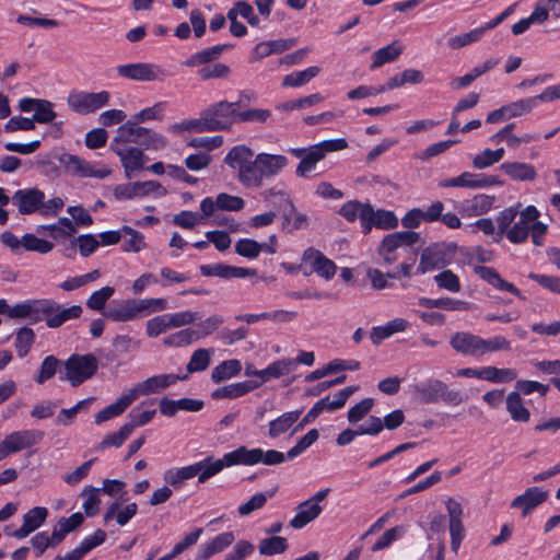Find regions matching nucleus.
<instances>
[{"mask_svg": "<svg viewBox=\"0 0 560 560\" xmlns=\"http://www.w3.org/2000/svg\"><path fill=\"white\" fill-rule=\"evenodd\" d=\"M112 150L119 156L127 178L143 168L145 156L141 150L127 145H112Z\"/></svg>", "mask_w": 560, "mask_h": 560, "instance_id": "nucleus-18", "label": "nucleus"}, {"mask_svg": "<svg viewBox=\"0 0 560 560\" xmlns=\"http://www.w3.org/2000/svg\"><path fill=\"white\" fill-rule=\"evenodd\" d=\"M138 318L147 317L154 313H161L170 308L164 298L133 299Z\"/></svg>", "mask_w": 560, "mask_h": 560, "instance_id": "nucleus-38", "label": "nucleus"}, {"mask_svg": "<svg viewBox=\"0 0 560 560\" xmlns=\"http://www.w3.org/2000/svg\"><path fill=\"white\" fill-rule=\"evenodd\" d=\"M289 210L284 212V222L292 230H303L308 226V217L305 213L299 212L290 198H287Z\"/></svg>", "mask_w": 560, "mask_h": 560, "instance_id": "nucleus-55", "label": "nucleus"}, {"mask_svg": "<svg viewBox=\"0 0 560 560\" xmlns=\"http://www.w3.org/2000/svg\"><path fill=\"white\" fill-rule=\"evenodd\" d=\"M43 438L44 432L39 430L31 429L11 432L0 442V460L38 444Z\"/></svg>", "mask_w": 560, "mask_h": 560, "instance_id": "nucleus-8", "label": "nucleus"}, {"mask_svg": "<svg viewBox=\"0 0 560 560\" xmlns=\"http://www.w3.org/2000/svg\"><path fill=\"white\" fill-rule=\"evenodd\" d=\"M358 389L355 386L346 387L334 395L332 398L325 397L317 401L322 411H335L345 406L348 398Z\"/></svg>", "mask_w": 560, "mask_h": 560, "instance_id": "nucleus-50", "label": "nucleus"}, {"mask_svg": "<svg viewBox=\"0 0 560 560\" xmlns=\"http://www.w3.org/2000/svg\"><path fill=\"white\" fill-rule=\"evenodd\" d=\"M211 353L212 350L210 349L195 350L187 363V371L189 373L205 371L209 366Z\"/></svg>", "mask_w": 560, "mask_h": 560, "instance_id": "nucleus-61", "label": "nucleus"}, {"mask_svg": "<svg viewBox=\"0 0 560 560\" xmlns=\"http://www.w3.org/2000/svg\"><path fill=\"white\" fill-rule=\"evenodd\" d=\"M475 272L485 281H487L493 288L500 291H506L514 294L517 298H522L521 291L511 282H508L491 267L477 266Z\"/></svg>", "mask_w": 560, "mask_h": 560, "instance_id": "nucleus-30", "label": "nucleus"}, {"mask_svg": "<svg viewBox=\"0 0 560 560\" xmlns=\"http://www.w3.org/2000/svg\"><path fill=\"white\" fill-rule=\"evenodd\" d=\"M534 366L542 374L553 375L550 382L560 392V360L536 361Z\"/></svg>", "mask_w": 560, "mask_h": 560, "instance_id": "nucleus-63", "label": "nucleus"}, {"mask_svg": "<svg viewBox=\"0 0 560 560\" xmlns=\"http://www.w3.org/2000/svg\"><path fill=\"white\" fill-rule=\"evenodd\" d=\"M116 71L118 75L135 81H154L163 75L160 67L148 62L120 65Z\"/></svg>", "mask_w": 560, "mask_h": 560, "instance_id": "nucleus-15", "label": "nucleus"}, {"mask_svg": "<svg viewBox=\"0 0 560 560\" xmlns=\"http://www.w3.org/2000/svg\"><path fill=\"white\" fill-rule=\"evenodd\" d=\"M339 214L348 222H354L360 219L363 233H369V220L371 215V205L358 200H350L345 202L340 209Z\"/></svg>", "mask_w": 560, "mask_h": 560, "instance_id": "nucleus-22", "label": "nucleus"}, {"mask_svg": "<svg viewBox=\"0 0 560 560\" xmlns=\"http://www.w3.org/2000/svg\"><path fill=\"white\" fill-rule=\"evenodd\" d=\"M242 370V364L236 359H231L221 362L217 365L211 372V380L213 383H221L223 381L230 380L240 374Z\"/></svg>", "mask_w": 560, "mask_h": 560, "instance_id": "nucleus-46", "label": "nucleus"}, {"mask_svg": "<svg viewBox=\"0 0 560 560\" xmlns=\"http://www.w3.org/2000/svg\"><path fill=\"white\" fill-rule=\"evenodd\" d=\"M235 536L232 532H225L213 537L209 542L200 546L197 551V560H207L233 544Z\"/></svg>", "mask_w": 560, "mask_h": 560, "instance_id": "nucleus-29", "label": "nucleus"}, {"mask_svg": "<svg viewBox=\"0 0 560 560\" xmlns=\"http://www.w3.org/2000/svg\"><path fill=\"white\" fill-rule=\"evenodd\" d=\"M493 205V198L480 194L470 199H466L456 206L458 213L463 218H474L489 212Z\"/></svg>", "mask_w": 560, "mask_h": 560, "instance_id": "nucleus-23", "label": "nucleus"}, {"mask_svg": "<svg viewBox=\"0 0 560 560\" xmlns=\"http://www.w3.org/2000/svg\"><path fill=\"white\" fill-rule=\"evenodd\" d=\"M97 368L98 361L94 354H72L65 362L63 378L72 386H79L91 378Z\"/></svg>", "mask_w": 560, "mask_h": 560, "instance_id": "nucleus-5", "label": "nucleus"}, {"mask_svg": "<svg viewBox=\"0 0 560 560\" xmlns=\"http://www.w3.org/2000/svg\"><path fill=\"white\" fill-rule=\"evenodd\" d=\"M44 199L45 194L42 190L37 188H23L14 192L11 201L16 206L21 214H31L37 211L39 212Z\"/></svg>", "mask_w": 560, "mask_h": 560, "instance_id": "nucleus-17", "label": "nucleus"}, {"mask_svg": "<svg viewBox=\"0 0 560 560\" xmlns=\"http://www.w3.org/2000/svg\"><path fill=\"white\" fill-rule=\"evenodd\" d=\"M228 467L243 465L254 466L264 464L266 466L280 465L285 462V454L276 450L264 451L260 447L248 448L244 445L225 453Z\"/></svg>", "mask_w": 560, "mask_h": 560, "instance_id": "nucleus-3", "label": "nucleus"}, {"mask_svg": "<svg viewBox=\"0 0 560 560\" xmlns=\"http://www.w3.org/2000/svg\"><path fill=\"white\" fill-rule=\"evenodd\" d=\"M302 410L288 411L269 422L268 436L276 439L285 433L300 418Z\"/></svg>", "mask_w": 560, "mask_h": 560, "instance_id": "nucleus-39", "label": "nucleus"}, {"mask_svg": "<svg viewBox=\"0 0 560 560\" xmlns=\"http://www.w3.org/2000/svg\"><path fill=\"white\" fill-rule=\"evenodd\" d=\"M135 401L129 390L122 394L115 402L106 406L95 415V423L101 424L121 413Z\"/></svg>", "mask_w": 560, "mask_h": 560, "instance_id": "nucleus-33", "label": "nucleus"}, {"mask_svg": "<svg viewBox=\"0 0 560 560\" xmlns=\"http://www.w3.org/2000/svg\"><path fill=\"white\" fill-rule=\"evenodd\" d=\"M369 233L371 232L372 228H377L382 230H392L397 228L398 225V219L392 211L387 210H377L374 211V209L371 207V215L369 220Z\"/></svg>", "mask_w": 560, "mask_h": 560, "instance_id": "nucleus-48", "label": "nucleus"}, {"mask_svg": "<svg viewBox=\"0 0 560 560\" xmlns=\"http://www.w3.org/2000/svg\"><path fill=\"white\" fill-rule=\"evenodd\" d=\"M61 163L72 175L103 179L112 174V170L104 163H91L78 155L67 154Z\"/></svg>", "mask_w": 560, "mask_h": 560, "instance_id": "nucleus-11", "label": "nucleus"}, {"mask_svg": "<svg viewBox=\"0 0 560 560\" xmlns=\"http://www.w3.org/2000/svg\"><path fill=\"white\" fill-rule=\"evenodd\" d=\"M446 265L445 253L443 248L436 244L424 248L420 256L417 272L424 275L427 272L440 269Z\"/></svg>", "mask_w": 560, "mask_h": 560, "instance_id": "nucleus-25", "label": "nucleus"}, {"mask_svg": "<svg viewBox=\"0 0 560 560\" xmlns=\"http://www.w3.org/2000/svg\"><path fill=\"white\" fill-rule=\"evenodd\" d=\"M126 501L127 498L121 495L120 501L112 503L104 514V521L107 523L116 520L119 526H125L138 512V505L135 502L121 508V503Z\"/></svg>", "mask_w": 560, "mask_h": 560, "instance_id": "nucleus-27", "label": "nucleus"}, {"mask_svg": "<svg viewBox=\"0 0 560 560\" xmlns=\"http://www.w3.org/2000/svg\"><path fill=\"white\" fill-rule=\"evenodd\" d=\"M323 151L318 143L306 148V154L296 166V176L305 177L310 172L315 168L317 162L324 159Z\"/></svg>", "mask_w": 560, "mask_h": 560, "instance_id": "nucleus-43", "label": "nucleus"}, {"mask_svg": "<svg viewBox=\"0 0 560 560\" xmlns=\"http://www.w3.org/2000/svg\"><path fill=\"white\" fill-rule=\"evenodd\" d=\"M451 347L458 353L469 357L481 355L480 336L468 331H458L450 339Z\"/></svg>", "mask_w": 560, "mask_h": 560, "instance_id": "nucleus-21", "label": "nucleus"}, {"mask_svg": "<svg viewBox=\"0 0 560 560\" xmlns=\"http://www.w3.org/2000/svg\"><path fill=\"white\" fill-rule=\"evenodd\" d=\"M506 410L511 419L515 422H528L530 411L525 406L523 398L518 392H511L505 398Z\"/></svg>", "mask_w": 560, "mask_h": 560, "instance_id": "nucleus-35", "label": "nucleus"}, {"mask_svg": "<svg viewBox=\"0 0 560 560\" xmlns=\"http://www.w3.org/2000/svg\"><path fill=\"white\" fill-rule=\"evenodd\" d=\"M110 95L107 91L85 92L73 90L67 97L70 109L77 114L86 115L108 104Z\"/></svg>", "mask_w": 560, "mask_h": 560, "instance_id": "nucleus-9", "label": "nucleus"}, {"mask_svg": "<svg viewBox=\"0 0 560 560\" xmlns=\"http://www.w3.org/2000/svg\"><path fill=\"white\" fill-rule=\"evenodd\" d=\"M540 102V94L536 96L525 97L505 105L508 118H515L529 114Z\"/></svg>", "mask_w": 560, "mask_h": 560, "instance_id": "nucleus-51", "label": "nucleus"}, {"mask_svg": "<svg viewBox=\"0 0 560 560\" xmlns=\"http://www.w3.org/2000/svg\"><path fill=\"white\" fill-rule=\"evenodd\" d=\"M548 499V491L540 487H530L511 501V508L520 510L523 517L529 515Z\"/></svg>", "mask_w": 560, "mask_h": 560, "instance_id": "nucleus-16", "label": "nucleus"}, {"mask_svg": "<svg viewBox=\"0 0 560 560\" xmlns=\"http://www.w3.org/2000/svg\"><path fill=\"white\" fill-rule=\"evenodd\" d=\"M320 68L317 66L308 67L302 71H295L287 74L282 80L284 88H300L307 84L312 79L318 75Z\"/></svg>", "mask_w": 560, "mask_h": 560, "instance_id": "nucleus-47", "label": "nucleus"}, {"mask_svg": "<svg viewBox=\"0 0 560 560\" xmlns=\"http://www.w3.org/2000/svg\"><path fill=\"white\" fill-rule=\"evenodd\" d=\"M225 467H228V464H225L224 456L220 459L207 457L202 460L191 464V468L194 469V477L198 476V481L201 483L218 475Z\"/></svg>", "mask_w": 560, "mask_h": 560, "instance_id": "nucleus-31", "label": "nucleus"}, {"mask_svg": "<svg viewBox=\"0 0 560 560\" xmlns=\"http://www.w3.org/2000/svg\"><path fill=\"white\" fill-rule=\"evenodd\" d=\"M494 180H488L482 178L480 175L472 174L469 172H464L457 177L445 178L439 182V187L441 188H451V187H463V188H483L491 184Z\"/></svg>", "mask_w": 560, "mask_h": 560, "instance_id": "nucleus-28", "label": "nucleus"}, {"mask_svg": "<svg viewBox=\"0 0 560 560\" xmlns=\"http://www.w3.org/2000/svg\"><path fill=\"white\" fill-rule=\"evenodd\" d=\"M517 371L511 368L482 366V380L494 383H510L517 378Z\"/></svg>", "mask_w": 560, "mask_h": 560, "instance_id": "nucleus-45", "label": "nucleus"}, {"mask_svg": "<svg viewBox=\"0 0 560 560\" xmlns=\"http://www.w3.org/2000/svg\"><path fill=\"white\" fill-rule=\"evenodd\" d=\"M419 241V234L412 231L394 232L386 235L377 247V254L384 265H392L398 259V249L410 247Z\"/></svg>", "mask_w": 560, "mask_h": 560, "instance_id": "nucleus-7", "label": "nucleus"}, {"mask_svg": "<svg viewBox=\"0 0 560 560\" xmlns=\"http://www.w3.org/2000/svg\"><path fill=\"white\" fill-rule=\"evenodd\" d=\"M245 207V200L240 196L220 192L214 199L206 197L200 202V210L205 215L213 217L217 211L237 212Z\"/></svg>", "mask_w": 560, "mask_h": 560, "instance_id": "nucleus-14", "label": "nucleus"}, {"mask_svg": "<svg viewBox=\"0 0 560 560\" xmlns=\"http://www.w3.org/2000/svg\"><path fill=\"white\" fill-rule=\"evenodd\" d=\"M191 465L183 467H173L164 471L163 479L168 487L179 489L187 480L194 478Z\"/></svg>", "mask_w": 560, "mask_h": 560, "instance_id": "nucleus-44", "label": "nucleus"}, {"mask_svg": "<svg viewBox=\"0 0 560 560\" xmlns=\"http://www.w3.org/2000/svg\"><path fill=\"white\" fill-rule=\"evenodd\" d=\"M115 289L113 287H103L94 291L86 300V306L96 312H102L104 315L106 302L114 295Z\"/></svg>", "mask_w": 560, "mask_h": 560, "instance_id": "nucleus-54", "label": "nucleus"}, {"mask_svg": "<svg viewBox=\"0 0 560 560\" xmlns=\"http://www.w3.org/2000/svg\"><path fill=\"white\" fill-rule=\"evenodd\" d=\"M322 512V505H315L308 500H305L296 506V513L294 517L290 521V526L294 529H301L308 523L317 518Z\"/></svg>", "mask_w": 560, "mask_h": 560, "instance_id": "nucleus-32", "label": "nucleus"}, {"mask_svg": "<svg viewBox=\"0 0 560 560\" xmlns=\"http://www.w3.org/2000/svg\"><path fill=\"white\" fill-rule=\"evenodd\" d=\"M228 47V45H215L212 47L205 48L192 54L189 58L186 59L184 65L187 67H199L209 63L218 59L224 51V49Z\"/></svg>", "mask_w": 560, "mask_h": 560, "instance_id": "nucleus-42", "label": "nucleus"}, {"mask_svg": "<svg viewBox=\"0 0 560 560\" xmlns=\"http://www.w3.org/2000/svg\"><path fill=\"white\" fill-rule=\"evenodd\" d=\"M401 52L402 47L397 42H393L392 44L377 49L373 52L371 69L380 68L386 62L396 60Z\"/></svg>", "mask_w": 560, "mask_h": 560, "instance_id": "nucleus-49", "label": "nucleus"}, {"mask_svg": "<svg viewBox=\"0 0 560 560\" xmlns=\"http://www.w3.org/2000/svg\"><path fill=\"white\" fill-rule=\"evenodd\" d=\"M104 316L113 322L120 323L138 319L133 299L120 301L116 306L107 308Z\"/></svg>", "mask_w": 560, "mask_h": 560, "instance_id": "nucleus-36", "label": "nucleus"}, {"mask_svg": "<svg viewBox=\"0 0 560 560\" xmlns=\"http://www.w3.org/2000/svg\"><path fill=\"white\" fill-rule=\"evenodd\" d=\"M128 235L129 238L122 244V250L127 253H139L144 249L147 244L142 233L133 230L130 226H122V237Z\"/></svg>", "mask_w": 560, "mask_h": 560, "instance_id": "nucleus-57", "label": "nucleus"}, {"mask_svg": "<svg viewBox=\"0 0 560 560\" xmlns=\"http://www.w3.org/2000/svg\"><path fill=\"white\" fill-rule=\"evenodd\" d=\"M539 210L529 205L522 209L517 202L500 211L495 218L498 234L512 244H523L530 236L535 246H542L548 225L538 221Z\"/></svg>", "mask_w": 560, "mask_h": 560, "instance_id": "nucleus-2", "label": "nucleus"}, {"mask_svg": "<svg viewBox=\"0 0 560 560\" xmlns=\"http://www.w3.org/2000/svg\"><path fill=\"white\" fill-rule=\"evenodd\" d=\"M48 511L46 508L36 506L23 515V525L13 533V537L23 539L38 529L46 521Z\"/></svg>", "mask_w": 560, "mask_h": 560, "instance_id": "nucleus-26", "label": "nucleus"}, {"mask_svg": "<svg viewBox=\"0 0 560 560\" xmlns=\"http://www.w3.org/2000/svg\"><path fill=\"white\" fill-rule=\"evenodd\" d=\"M500 171L503 172L513 182L532 183L538 176L536 167L527 162H504L500 165Z\"/></svg>", "mask_w": 560, "mask_h": 560, "instance_id": "nucleus-24", "label": "nucleus"}, {"mask_svg": "<svg viewBox=\"0 0 560 560\" xmlns=\"http://www.w3.org/2000/svg\"><path fill=\"white\" fill-rule=\"evenodd\" d=\"M415 397L422 404H434L443 400L448 405H459L464 401L458 390L450 389L448 386L436 378H430L412 386Z\"/></svg>", "mask_w": 560, "mask_h": 560, "instance_id": "nucleus-4", "label": "nucleus"}, {"mask_svg": "<svg viewBox=\"0 0 560 560\" xmlns=\"http://www.w3.org/2000/svg\"><path fill=\"white\" fill-rule=\"evenodd\" d=\"M199 338L200 335L198 330L185 328L166 336L163 339V345L166 347L180 348L192 343Z\"/></svg>", "mask_w": 560, "mask_h": 560, "instance_id": "nucleus-52", "label": "nucleus"}, {"mask_svg": "<svg viewBox=\"0 0 560 560\" xmlns=\"http://www.w3.org/2000/svg\"><path fill=\"white\" fill-rule=\"evenodd\" d=\"M50 300H26L12 305L9 311L10 318L28 319L31 323H38L46 319Z\"/></svg>", "mask_w": 560, "mask_h": 560, "instance_id": "nucleus-13", "label": "nucleus"}, {"mask_svg": "<svg viewBox=\"0 0 560 560\" xmlns=\"http://www.w3.org/2000/svg\"><path fill=\"white\" fill-rule=\"evenodd\" d=\"M257 387H259V384H252L250 382L233 383L217 388L211 396L213 399H234L244 396Z\"/></svg>", "mask_w": 560, "mask_h": 560, "instance_id": "nucleus-40", "label": "nucleus"}, {"mask_svg": "<svg viewBox=\"0 0 560 560\" xmlns=\"http://www.w3.org/2000/svg\"><path fill=\"white\" fill-rule=\"evenodd\" d=\"M259 552L262 556H273L282 553L288 548V541L284 537L272 536L270 538L262 539L259 542Z\"/></svg>", "mask_w": 560, "mask_h": 560, "instance_id": "nucleus-59", "label": "nucleus"}, {"mask_svg": "<svg viewBox=\"0 0 560 560\" xmlns=\"http://www.w3.org/2000/svg\"><path fill=\"white\" fill-rule=\"evenodd\" d=\"M301 267L304 268L305 275L315 273L326 281L331 280L337 272V265L314 247H308L303 252Z\"/></svg>", "mask_w": 560, "mask_h": 560, "instance_id": "nucleus-10", "label": "nucleus"}, {"mask_svg": "<svg viewBox=\"0 0 560 560\" xmlns=\"http://www.w3.org/2000/svg\"><path fill=\"white\" fill-rule=\"evenodd\" d=\"M83 310L80 305L65 308L54 300H50L45 322L49 328H58L70 319L79 318Z\"/></svg>", "mask_w": 560, "mask_h": 560, "instance_id": "nucleus-20", "label": "nucleus"}, {"mask_svg": "<svg viewBox=\"0 0 560 560\" xmlns=\"http://www.w3.org/2000/svg\"><path fill=\"white\" fill-rule=\"evenodd\" d=\"M419 304L428 308H443L446 311H468L471 308L469 303L452 298H421L419 299Z\"/></svg>", "mask_w": 560, "mask_h": 560, "instance_id": "nucleus-41", "label": "nucleus"}, {"mask_svg": "<svg viewBox=\"0 0 560 560\" xmlns=\"http://www.w3.org/2000/svg\"><path fill=\"white\" fill-rule=\"evenodd\" d=\"M238 103L220 101L201 112L208 131L224 130L230 128L236 120Z\"/></svg>", "mask_w": 560, "mask_h": 560, "instance_id": "nucleus-6", "label": "nucleus"}, {"mask_svg": "<svg viewBox=\"0 0 560 560\" xmlns=\"http://www.w3.org/2000/svg\"><path fill=\"white\" fill-rule=\"evenodd\" d=\"M164 316L170 330L190 325L200 318L199 313L191 311L165 313Z\"/></svg>", "mask_w": 560, "mask_h": 560, "instance_id": "nucleus-56", "label": "nucleus"}, {"mask_svg": "<svg viewBox=\"0 0 560 560\" xmlns=\"http://www.w3.org/2000/svg\"><path fill=\"white\" fill-rule=\"evenodd\" d=\"M208 219H210V217L205 215L201 210L200 213L192 211H182L174 217V223L184 229H192L196 225L206 222Z\"/></svg>", "mask_w": 560, "mask_h": 560, "instance_id": "nucleus-60", "label": "nucleus"}, {"mask_svg": "<svg viewBox=\"0 0 560 560\" xmlns=\"http://www.w3.org/2000/svg\"><path fill=\"white\" fill-rule=\"evenodd\" d=\"M485 33L486 31L482 26L474 28L467 33L451 37L448 39V46L453 49H458L468 46L472 43L480 40Z\"/></svg>", "mask_w": 560, "mask_h": 560, "instance_id": "nucleus-62", "label": "nucleus"}, {"mask_svg": "<svg viewBox=\"0 0 560 560\" xmlns=\"http://www.w3.org/2000/svg\"><path fill=\"white\" fill-rule=\"evenodd\" d=\"M186 378V375L179 376L177 374H158L136 384L132 388L129 389V393L136 400L141 396L159 394L167 387L175 385L178 381Z\"/></svg>", "mask_w": 560, "mask_h": 560, "instance_id": "nucleus-12", "label": "nucleus"}, {"mask_svg": "<svg viewBox=\"0 0 560 560\" xmlns=\"http://www.w3.org/2000/svg\"><path fill=\"white\" fill-rule=\"evenodd\" d=\"M35 340V334L32 328L23 327L16 331L15 349L20 358H24L31 350Z\"/></svg>", "mask_w": 560, "mask_h": 560, "instance_id": "nucleus-58", "label": "nucleus"}, {"mask_svg": "<svg viewBox=\"0 0 560 560\" xmlns=\"http://www.w3.org/2000/svg\"><path fill=\"white\" fill-rule=\"evenodd\" d=\"M145 133V128L139 127L132 119L117 129V135L114 138L112 145H127V143H140L142 135Z\"/></svg>", "mask_w": 560, "mask_h": 560, "instance_id": "nucleus-34", "label": "nucleus"}, {"mask_svg": "<svg viewBox=\"0 0 560 560\" xmlns=\"http://www.w3.org/2000/svg\"><path fill=\"white\" fill-rule=\"evenodd\" d=\"M224 163L236 171L238 182L246 188H260L266 179L282 174L289 166L283 154L259 152L254 156L245 144L233 147L224 158Z\"/></svg>", "mask_w": 560, "mask_h": 560, "instance_id": "nucleus-1", "label": "nucleus"}, {"mask_svg": "<svg viewBox=\"0 0 560 560\" xmlns=\"http://www.w3.org/2000/svg\"><path fill=\"white\" fill-rule=\"evenodd\" d=\"M296 370V362L291 358H283L270 363L266 369H262V382H270L272 380L285 376Z\"/></svg>", "mask_w": 560, "mask_h": 560, "instance_id": "nucleus-37", "label": "nucleus"}, {"mask_svg": "<svg viewBox=\"0 0 560 560\" xmlns=\"http://www.w3.org/2000/svg\"><path fill=\"white\" fill-rule=\"evenodd\" d=\"M100 491L101 489L86 487L81 493V495L84 498L82 508L88 516L95 515L100 509Z\"/></svg>", "mask_w": 560, "mask_h": 560, "instance_id": "nucleus-64", "label": "nucleus"}, {"mask_svg": "<svg viewBox=\"0 0 560 560\" xmlns=\"http://www.w3.org/2000/svg\"><path fill=\"white\" fill-rule=\"evenodd\" d=\"M83 310L80 305L65 308L54 300H50L45 322L49 328H58L70 319L79 318Z\"/></svg>", "mask_w": 560, "mask_h": 560, "instance_id": "nucleus-19", "label": "nucleus"}, {"mask_svg": "<svg viewBox=\"0 0 560 560\" xmlns=\"http://www.w3.org/2000/svg\"><path fill=\"white\" fill-rule=\"evenodd\" d=\"M504 153L505 151L503 148H499L497 150L486 149L474 156L472 166L476 170H485L501 161Z\"/></svg>", "mask_w": 560, "mask_h": 560, "instance_id": "nucleus-53", "label": "nucleus"}]
</instances>
